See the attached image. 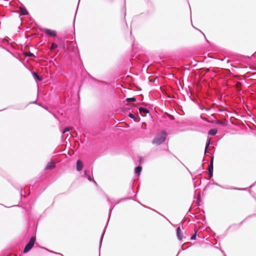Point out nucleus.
I'll use <instances>...</instances> for the list:
<instances>
[{"instance_id": "45", "label": "nucleus", "mask_w": 256, "mask_h": 256, "mask_svg": "<svg viewBox=\"0 0 256 256\" xmlns=\"http://www.w3.org/2000/svg\"><path fill=\"white\" fill-rule=\"evenodd\" d=\"M200 32H202V34L204 35V33H203V32H202V31H200Z\"/></svg>"}, {"instance_id": "41", "label": "nucleus", "mask_w": 256, "mask_h": 256, "mask_svg": "<svg viewBox=\"0 0 256 256\" xmlns=\"http://www.w3.org/2000/svg\"><path fill=\"white\" fill-rule=\"evenodd\" d=\"M150 80V82H154V80Z\"/></svg>"}, {"instance_id": "40", "label": "nucleus", "mask_w": 256, "mask_h": 256, "mask_svg": "<svg viewBox=\"0 0 256 256\" xmlns=\"http://www.w3.org/2000/svg\"><path fill=\"white\" fill-rule=\"evenodd\" d=\"M150 80V82H154V80Z\"/></svg>"}, {"instance_id": "43", "label": "nucleus", "mask_w": 256, "mask_h": 256, "mask_svg": "<svg viewBox=\"0 0 256 256\" xmlns=\"http://www.w3.org/2000/svg\"><path fill=\"white\" fill-rule=\"evenodd\" d=\"M200 32H202V34L204 35V33H203V32H202V31H200Z\"/></svg>"}, {"instance_id": "48", "label": "nucleus", "mask_w": 256, "mask_h": 256, "mask_svg": "<svg viewBox=\"0 0 256 256\" xmlns=\"http://www.w3.org/2000/svg\"><path fill=\"white\" fill-rule=\"evenodd\" d=\"M80 0H78V2H80Z\"/></svg>"}, {"instance_id": "39", "label": "nucleus", "mask_w": 256, "mask_h": 256, "mask_svg": "<svg viewBox=\"0 0 256 256\" xmlns=\"http://www.w3.org/2000/svg\"><path fill=\"white\" fill-rule=\"evenodd\" d=\"M221 252H222V253L224 254V256H226V254H224V251L222 250H221Z\"/></svg>"}, {"instance_id": "8", "label": "nucleus", "mask_w": 256, "mask_h": 256, "mask_svg": "<svg viewBox=\"0 0 256 256\" xmlns=\"http://www.w3.org/2000/svg\"><path fill=\"white\" fill-rule=\"evenodd\" d=\"M32 75L34 78L36 82H41L43 80L42 76H41L38 75L36 72H32Z\"/></svg>"}, {"instance_id": "27", "label": "nucleus", "mask_w": 256, "mask_h": 256, "mask_svg": "<svg viewBox=\"0 0 256 256\" xmlns=\"http://www.w3.org/2000/svg\"><path fill=\"white\" fill-rule=\"evenodd\" d=\"M25 56H28V57H32L34 56V54H32V52H26L25 53Z\"/></svg>"}, {"instance_id": "23", "label": "nucleus", "mask_w": 256, "mask_h": 256, "mask_svg": "<svg viewBox=\"0 0 256 256\" xmlns=\"http://www.w3.org/2000/svg\"><path fill=\"white\" fill-rule=\"evenodd\" d=\"M40 248H41L44 249V250H47V251L49 252H51V253H54V254H60V256H63L62 254H61L60 253H58V252H53V251H52V250H49L47 249V248H46L42 247V246H40Z\"/></svg>"}, {"instance_id": "38", "label": "nucleus", "mask_w": 256, "mask_h": 256, "mask_svg": "<svg viewBox=\"0 0 256 256\" xmlns=\"http://www.w3.org/2000/svg\"><path fill=\"white\" fill-rule=\"evenodd\" d=\"M131 190L132 191V192H134V190H133V186H132Z\"/></svg>"}, {"instance_id": "30", "label": "nucleus", "mask_w": 256, "mask_h": 256, "mask_svg": "<svg viewBox=\"0 0 256 256\" xmlns=\"http://www.w3.org/2000/svg\"><path fill=\"white\" fill-rule=\"evenodd\" d=\"M204 154L207 156V155H210L211 154L208 150H206L205 148V150H204Z\"/></svg>"}, {"instance_id": "12", "label": "nucleus", "mask_w": 256, "mask_h": 256, "mask_svg": "<svg viewBox=\"0 0 256 256\" xmlns=\"http://www.w3.org/2000/svg\"><path fill=\"white\" fill-rule=\"evenodd\" d=\"M20 10V12L23 15H28V12L26 8L24 6L22 5L19 8Z\"/></svg>"}, {"instance_id": "14", "label": "nucleus", "mask_w": 256, "mask_h": 256, "mask_svg": "<svg viewBox=\"0 0 256 256\" xmlns=\"http://www.w3.org/2000/svg\"><path fill=\"white\" fill-rule=\"evenodd\" d=\"M142 170V167L140 165L136 166L134 168V173L136 174L139 176Z\"/></svg>"}, {"instance_id": "29", "label": "nucleus", "mask_w": 256, "mask_h": 256, "mask_svg": "<svg viewBox=\"0 0 256 256\" xmlns=\"http://www.w3.org/2000/svg\"><path fill=\"white\" fill-rule=\"evenodd\" d=\"M128 117H130V118L133 119L134 120V119H135V118H136L134 114H131V113L128 114Z\"/></svg>"}, {"instance_id": "37", "label": "nucleus", "mask_w": 256, "mask_h": 256, "mask_svg": "<svg viewBox=\"0 0 256 256\" xmlns=\"http://www.w3.org/2000/svg\"><path fill=\"white\" fill-rule=\"evenodd\" d=\"M206 122H208L207 118H202Z\"/></svg>"}, {"instance_id": "47", "label": "nucleus", "mask_w": 256, "mask_h": 256, "mask_svg": "<svg viewBox=\"0 0 256 256\" xmlns=\"http://www.w3.org/2000/svg\"><path fill=\"white\" fill-rule=\"evenodd\" d=\"M33 188V186H32L31 190H32Z\"/></svg>"}, {"instance_id": "18", "label": "nucleus", "mask_w": 256, "mask_h": 256, "mask_svg": "<svg viewBox=\"0 0 256 256\" xmlns=\"http://www.w3.org/2000/svg\"><path fill=\"white\" fill-rule=\"evenodd\" d=\"M212 144V138H208L206 140V144L205 148L206 150H208L210 148V145Z\"/></svg>"}, {"instance_id": "32", "label": "nucleus", "mask_w": 256, "mask_h": 256, "mask_svg": "<svg viewBox=\"0 0 256 256\" xmlns=\"http://www.w3.org/2000/svg\"><path fill=\"white\" fill-rule=\"evenodd\" d=\"M218 186L221 188H224V189H227V190H230V187H224V186H223L220 184H219V186Z\"/></svg>"}, {"instance_id": "16", "label": "nucleus", "mask_w": 256, "mask_h": 256, "mask_svg": "<svg viewBox=\"0 0 256 256\" xmlns=\"http://www.w3.org/2000/svg\"><path fill=\"white\" fill-rule=\"evenodd\" d=\"M212 123L216 124H219L222 126H226L227 125V123L225 122H222L218 120H215V121H212L211 122Z\"/></svg>"}, {"instance_id": "36", "label": "nucleus", "mask_w": 256, "mask_h": 256, "mask_svg": "<svg viewBox=\"0 0 256 256\" xmlns=\"http://www.w3.org/2000/svg\"><path fill=\"white\" fill-rule=\"evenodd\" d=\"M32 104H38V102H37V101H36V100H35V101H34L33 102H32Z\"/></svg>"}, {"instance_id": "1", "label": "nucleus", "mask_w": 256, "mask_h": 256, "mask_svg": "<svg viewBox=\"0 0 256 256\" xmlns=\"http://www.w3.org/2000/svg\"><path fill=\"white\" fill-rule=\"evenodd\" d=\"M59 45L60 48L64 50L66 54L70 59L72 57L80 58V53L76 42H70L69 46L67 47L65 45L64 42L60 40Z\"/></svg>"}, {"instance_id": "22", "label": "nucleus", "mask_w": 256, "mask_h": 256, "mask_svg": "<svg viewBox=\"0 0 256 256\" xmlns=\"http://www.w3.org/2000/svg\"><path fill=\"white\" fill-rule=\"evenodd\" d=\"M230 190H246V188H235V187H230Z\"/></svg>"}, {"instance_id": "35", "label": "nucleus", "mask_w": 256, "mask_h": 256, "mask_svg": "<svg viewBox=\"0 0 256 256\" xmlns=\"http://www.w3.org/2000/svg\"><path fill=\"white\" fill-rule=\"evenodd\" d=\"M256 182L254 183L253 184H252L250 186V188H252V186H254L255 184H256Z\"/></svg>"}, {"instance_id": "9", "label": "nucleus", "mask_w": 256, "mask_h": 256, "mask_svg": "<svg viewBox=\"0 0 256 256\" xmlns=\"http://www.w3.org/2000/svg\"><path fill=\"white\" fill-rule=\"evenodd\" d=\"M56 166V164L54 162H50L47 164L45 170H51L55 168Z\"/></svg>"}, {"instance_id": "7", "label": "nucleus", "mask_w": 256, "mask_h": 256, "mask_svg": "<svg viewBox=\"0 0 256 256\" xmlns=\"http://www.w3.org/2000/svg\"><path fill=\"white\" fill-rule=\"evenodd\" d=\"M176 236L179 240H182L183 238V233L181 230L180 227L179 226L176 229Z\"/></svg>"}, {"instance_id": "20", "label": "nucleus", "mask_w": 256, "mask_h": 256, "mask_svg": "<svg viewBox=\"0 0 256 256\" xmlns=\"http://www.w3.org/2000/svg\"><path fill=\"white\" fill-rule=\"evenodd\" d=\"M105 231H106V228L104 230V231H103V232H102V234L101 235V236L100 238V247L102 246V244L103 238H104V233H105Z\"/></svg>"}, {"instance_id": "19", "label": "nucleus", "mask_w": 256, "mask_h": 256, "mask_svg": "<svg viewBox=\"0 0 256 256\" xmlns=\"http://www.w3.org/2000/svg\"><path fill=\"white\" fill-rule=\"evenodd\" d=\"M136 99L134 97L128 98L126 99V101L128 103H132L136 102Z\"/></svg>"}, {"instance_id": "4", "label": "nucleus", "mask_w": 256, "mask_h": 256, "mask_svg": "<svg viewBox=\"0 0 256 256\" xmlns=\"http://www.w3.org/2000/svg\"><path fill=\"white\" fill-rule=\"evenodd\" d=\"M36 241V236H32L30 237L28 243L25 246L23 252L26 254L29 252L34 246Z\"/></svg>"}, {"instance_id": "2", "label": "nucleus", "mask_w": 256, "mask_h": 256, "mask_svg": "<svg viewBox=\"0 0 256 256\" xmlns=\"http://www.w3.org/2000/svg\"><path fill=\"white\" fill-rule=\"evenodd\" d=\"M167 136V133L164 130H162L154 136L152 140V144L160 146L166 141Z\"/></svg>"}, {"instance_id": "24", "label": "nucleus", "mask_w": 256, "mask_h": 256, "mask_svg": "<svg viewBox=\"0 0 256 256\" xmlns=\"http://www.w3.org/2000/svg\"><path fill=\"white\" fill-rule=\"evenodd\" d=\"M196 236H197V232L194 230V233L191 236V237L190 238V240H196Z\"/></svg>"}, {"instance_id": "33", "label": "nucleus", "mask_w": 256, "mask_h": 256, "mask_svg": "<svg viewBox=\"0 0 256 256\" xmlns=\"http://www.w3.org/2000/svg\"><path fill=\"white\" fill-rule=\"evenodd\" d=\"M212 184L216 185V186H219V184H218V183H216V182H212Z\"/></svg>"}, {"instance_id": "15", "label": "nucleus", "mask_w": 256, "mask_h": 256, "mask_svg": "<svg viewBox=\"0 0 256 256\" xmlns=\"http://www.w3.org/2000/svg\"><path fill=\"white\" fill-rule=\"evenodd\" d=\"M243 221H242V222H240V224H232V225H230L228 228L226 230V232L230 228H238L242 224V223Z\"/></svg>"}, {"instance_id": "46", "label": "nucleus", "mask_w": 256, "mask_h": 256, "mask_svg": "<svg viewBox=\"0 0 256 256\" xmlns=\"http://www.w3.org/2000/svg\"><path fill=\"white\" fill-rule=\"evenodd\" d=\"M174 117L173 116L171 120H174Z\"/></svg>"}, {"instance_id": "6", "label": "nucleus", "mask_w": 256, "mask_h": 256, "mask_svg": "<svg viewBox=\"0 0 256 256\" xmlns=\"http://www.w3.org/2000/svg\"><path fill=\"white\" fill-rule=\"evenodd\" d=\"M42 32H44L46 34L53 37L56 38L57 36V34L56 30L51 29L44 28L41 30Z\"/></svg>"}, {"instance_id": "42", "label": "nucleus", "mask_w": 256, "mask_h": 256, "mask_svg": "<svg viewBox=\"0 0 256 256\" xmlns=\"http://www.w3.org/2000/svg\"><path fill=\"white\" fill-rule=\"evenodd\" d=\"M205 110H206V111H208V110H209V109H208V108H206Z\"/></svg>"}, {"instance_id": "25", "label": "nucleus", "mask_w": 256, "mask_h": 256, "mask_svg": "<svg viewBox=\"0 0 256 256\" xmlns=\"http://www.w3.org/2000/svg\"><path fill=\"white\" fill-rule=\"evenodd\" d=\"M58 45L56 44L54 42H52L50 46V49L52 50H55L56 48H58Z\"/></svg>"}, {"instance_id": "31", "label": "nucleus", "mask_w": 256, "mask_h": 256, "mask_svg": "<svg viewBox=\"0 0 256 256\" xmlns=\"http://www.w3.org/2000/svg\"><path fill=\"white\" fill-rule=\"evenodd\" d=\"M38 104V106H42V108H44L45 110H48L47 108H46V106H44L42 104L39 103V102H38V104Z\"/></svg>"}, {"instance_id": "34", "label": "nucleus", "mask_w": 256, "mask_h": 256, "mask_svg": "<svg viewBox=\"0 0 256 256\" xmlns=\"http://www.w3.org/2000/svg\"><path fill=\"white\" fill-rule=\"evenodd\" d=\"M189 248V246H188V248H184V247H183V245L182 246V250H185L187 249V248Z\"/></svg>"}, {"instance_id": "3", "label": "nucleus", "mask_w": 256, "mask_h": 256, "mask_svg": "<svg viewBox=\"0 0 256 256\" xmlns=\"http://www.w3.org/2000/svg\"><path fill=\"white\" fill-rule=\"evenodd\" d=\"M106 196L107 198L108 202L110 204V208L109 212H108V222H107V224H106V225H107L110 219L112 210L114 208L116 205L119 204L120 202H122V200L130 199V198H120V200H118L115 201L114 203V202L111 201V200H110V198H108V196L107 195H106Z\"/></svg>"}, {"instance_id": "26", "label": "nucleus", "mask_w": 256, "mask_h": 256, "mask_svg": "<svg viewBox=\"0 0 256 256\" xmlns=\"http://www.w3.org/2000/svg\"><path fill=\"white\" fill-rule=\"evenodd\" d=\"M20 194L21 196H23L24 198H26V196L25 195V190L24 189H22V188L20 189Z\"/></svg>"}, {"instance_id": "28", "label": "nucleus", "mask_w": 256, "mask_h": 256, "mask_svg": "<svg viewBox=\"0 0 256 256\" xmlns=\"http://www.w3.org/2000/svg\"><path fill=\"white\" fill-rule=\"evenodd\" d=\"M124 6L122 8V10L124 12V18H125L126 15V0H124Z\"/></svg>"}, {"instance_id": "11", "label": "nucleus", "mask_w": 256, "mask_h": 256, "mask_svg": "<svg viewBox=\"0 0 256 256\" xmlns=\"http://www.w3.org/2000/svg\"><path fill=\"white\" fill-rule=\"evenodd\" d=\"M138 110H139L140 113H141L142 116H144L142 115V114H147L149 113L148 110V108H146L140 107V108H138Z\"/></svg>"}, {"instance_id": "17", "label": "nucleus", "mask_w": 256, "mask_h": 256, "mask_svg": "<svg viewBox=\"0 0 256 256\" xmlns=\"http://www.w3.org/2000/svg\"><path fill=\"white\" fill-rule=\"evenodd\" d=\"M218 133V130L216 128L210 129L208 132V134L210 136H214Z\"/></svg>"}, {"instance_id": "10", "label": "nucleus", "mask_w": 256, "mask_h": 256, "mask_svg": "<svg viewBox=\"0 0 256 256\" xmlns=\"http://www.w3.org/2000/svg\"><path fill=\"white\" fill-rule=\"evenodd\" d=\"M83 166H83L82 162L80 160H78L76 161V170L78 172L82 170Z\"/></svg>"}, {"instance_id": "5", "label": "nucleus", "mask_w": 256, "mask_h": 256, "mask_svg": "<svg viewBox=\"0 0 256 256\" xmlns=\"http://www.w3.org/2000/svg\"><path fill=\"white\" fill-rule=\"evenodd\" d=\"M214 156H211L210 162L208 165V174L210 176V178L207 179L208 180H210L213 176V170H214Z\"/></svg>"}, {"instance_id": "44", "label": "nucleus", "mask_w": 256, "mask_h": 256, "mask_svg": "<svg viewBox=\"0 0 256 256\" xmlns=\"http://www.w3.org/2000/svg\"><path fill=\"white\" fill-rule=\"evenodd\" d=\"M200 32H202V34L204 35V33H203V32H202V31H200Z\"/></svg>"}, {"instance_id": "21", "label": "nucleus", "mask_w": 256, "mask_h": 256, "mask_svg": "<svg viewBox=\"0 0 256 256\" xmlns=\"http://www.w3.org/2000/svg\"><path fill=\"white\" fill-rule=\"evenodd\" d=\"M72 130V128L70 127V126H66V128H64L62 130V133L64 134H65L66 132H70V130Z\"/></svg>"}, {"instance_id": "13", "label": "nucleus", "mask_w": 256, "mask_h": 256, "mask_svg": "<svg viewBox=\"0 0 256 256\" xmlns=\"http://www.w3.org/2000/svg\"><path fill=\"white\" fill-rule=\"evenodd\" d=\"M84 175L86 176L87 179L88 181L93 182L96 185H97V183L96 182L93 178H92L90 177V176L88 174L87 170H85L84 172Z\"/></svg>"}]
</instances>
